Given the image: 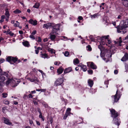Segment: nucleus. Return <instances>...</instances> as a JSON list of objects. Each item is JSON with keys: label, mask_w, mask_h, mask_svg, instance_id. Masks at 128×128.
Returning <instances> with one entry per match:
<instances>
[{"label": "nucleus", "mask_w": 128, "mask_h": 128, "mask_svg": "<svg viewBox=\"0 0 128 128\" xmlns=\"http://www.w3.org/2000/svg\"><path fill=\"white\" fill-rule=\"evenodd\" d=\"M118 70H114V73L115 74H118Z\"/></svg>", "instance_id": "45"}, {"label": "nucleus", "mask_w": 128, "mask_h": 128, "mask_svg": "<svg viewBox=\"0 0 128 128\" xmlns=\"http://www.w3.org/2000/svg\"><path fill=\"white\" fill-rule=\"evenodd\" d=\"M21 12V11L18 9H17L14 11V12L15 14H19Z\"/></svg>", "instance_id": "26"}, {"label": "nucleus", "mask_w": 128, "mask_h": 128, "mask_svg": "<svg viewBox=\"0 0 128 128\" xmlns=\"http://www.w3.org/2000/svg\"><path fill=\"white\" fill-rule=\"evenodd\" d=\"M29 22L30 24H31L34 26L36 25L37 24V21L36 20H34L32 19H30L29 20Z\"/></svg>", "instance_id": "14"}, {"label": "nucleus", "mask_w": 128, "mask_h": 128, "mask_svg": "<svg viewBox=\"0 0 128 128\" xmlns=\"http://www.w3.org/2000/svg\"><path fill=\"white\" fill-rule=\"evenodd\" d=\"M40 115L39 116V118H41L42 119L43 121H44V119L42 117V113L40 114Z\"/></svg>", "instance_id": "38"}, {"label": "nucleus", "mask_w": 128, "mask_h": 128, "mask_svg": "<svg viewBox=\"0 0 128 128\" xmlns=\"http://www.w3.org/2000/svg\"><path fill=\"white\" fill-rule=\"evenodd\" d=\"M29 37L33 39L34 40L35 39V38H34V36L32 34H31V35H30V36Z\"/></svg>", "instance_id": "40"}, {"label": "nucleus", "mask_w": 128, "mask_h": 128, "mask_svg": "<svg viewBox=\"0 0 128 128\" xmlns=\"http://www.w3.org/2000/svg\"><path fill=\"white\" fill-rule=\"evenodd\" d=\"M74 62L76 64H77L79 63V61L78 58H76L74 60Z\"/></svg>", "instance_id": "25"}, {"label": "nucleus", "mask_w": 128, "mask_h": 128, "mask_svg": "<svg viewBox=\"0 0 128 128\" xmlns=\"http://www.w3.org/2000/svg\"><path fill=\"white\" fill-rule=\"evenodd\" d=\"M83 19V18L81 16H79L78 17V19L79 20H82Z\"/></svg>", "instance_id": "51"}, {"label": "nucleus", "mask_w": 128, "mask_h": 128, "mask_svg": "<svg viewBox=\"0 0 128 128\" xmlns=\"http://www.w3.org/2000/svg\"><path fill=\"white\" fill-rule=\"evenodd\" d=\"M87 66H90L91 68L93 69H96L97 68V66L92 62H87Z\"/></svg>", "instance_id": "7"}, {"label": "nucleus", "mask_w": 128, "mask_h": 128, "mask_svg": "<svg viewBox=\"0 0 128 128\" xmlns=\"http://www.w3.org/2000/svg\"><path fill=\"white\" fill-rule=\"evenodd\" d=\"M36 123L38 125L40 126V123L39 121H36Z\"/></svg>", "instance_id": "54"}, {"label": "nucleus", "mask_w": 128, "mask_h": 128, "mask_svg": "<svg viewBox=\"0 0 128 128\" xmlns=\"http://www.w3.org/2000/svg\"><path fill=\"white\" fill-rule=\"evenodd\" d=\"M98 48L100 50H101L102 48V46L100 45L98 46Z\"/></svg>", "instance_id": "55"}, {"label": "nucleus", "mask_w": 128, "mask_h": 128, "mask_svg": "<svg viewBox=\"0 0 128 128\" xmlns=\"http://www.w3.org/2000/svg\"><path fill=\"white\" fill-rule=\"evenodd\" d=\"M110 112L112 114V116L113 118H116L118 116V112H116L114 109L110 110Z\"/></svg>", "instance_id": "8"}, {"label": "nucleus", "mask_w": 128, "mask_h": 128, "mask_svg": "<svg viewBox=\"0 0 128 128\" xmlns=\"http://www.w3.org/2000/svg\"><path fill=\"white\" fill-rule=\"evenodd\" d=\"M65 113H66V114L68 115H70L71 114V113L70 112L66 111V112Z\"/></svg>", "instance_id": "50"}, {"label": "nucleus", "mask_w": 128, "mask_h": 128, "mask_svg": "<svg viewBox=\"0 0 128 128\" xmlns=\"http://www.w3.org/2000/svg\"><path fill=\"white\" fill-rule=\"evenodd\" d=\"M122 3L124 6L128 7V0H125L122 2Z\"/></svg>", "instance_id": "20"}, {"label": "nucleus", "mask_w": 128, "mask_h": 128, "mask_svg": "<svg viewBox=\"0 0 128 128\" xmlns=\"http://www.w3.org/2000/svg\"><path fill=\"white\" fill-rule=\"evenodd\" d=\"M8 80L6 82V84L7 85H8L10 83L12 82V83H14L15 82L14 80V79L11 78V79H10L9 78V76H8Z\"/></svg>", "instance_id": "12"}, {"label": "nucleus", "mask_w": 128, "mask_h": 128, "mask_svg": "<svg viewBox=\"0 0 128 128\" xmlns=\"http://www.w3.org/2000/svg\"><path fill=\"white\" fill-rule=\"evenodd\" d=\"M54 50L52 49L50 50V52H51V53H54V54H55V52H54Z\"/></svg>", "instance_id": "53"}, {"label": "nucleus", "mask_w": 128, "mask_h": 128, "mask_svg": "<svg viewBox=\"0 0 128 128\" xmlns=\"http://www.w3.org/2000/svg\"><path fill=\"white\" fill-rule=\"evenodd\" d=\"M52 32L50 33V38L51 40H54L56 38V36L54 34H52Z\"/></svg>", "instance_id": "16"}, {"label": "nucleus", "mask_w": 128, "mask_h": 128, "mask_svg": "<svg viewBox=\"0 0 128 128\" xmlns=\"http://www.w3.org/2000/svg\"><path fill=\"white\" fill-rule=\"evenodd\" d=\"M47 56V55L45 54H42V57L44 58H46Z\"/></svg>", "instance_id": "39"}, {"label": "nucleus", "mask_w": 128, "mask_h": 128, "mask_svg": "<svg viewBox=\"0 0 128 128\" xmlns=\"http://www.w3.org/2000/svg\"><path fill=\"white\" fill-rule=\"evenodd\" d=\"M88 86H90V87H92L94 84V82L93 81L90 79L88 80Z\"/></svg>", "instance_id": "18"}, {"label": "nucleus", "mask_w": 128, "mask_h": 128, "mask_svg": "<svg viewBox=\"0 0 128 128\" xmlns=\"http://www.w3.org/2000/svg\"><path fill=\"white\" fill-rule=\"evenodd\" d=\"M68 115L66 114V113H65L64 115L63 119L64 120H65L66 119L67 117H68Z\"/></svg>", "instance_id": "37"}, {"label": "nucleus", "mask_w": 128, "mask_h": 128, "mask_svg": "<svg viewBox=\"0 0 128 128\" xmlns=\"http://www.w3.org/2000/svg\"><path fill=\"white\" fill-rule=\"evenodd\" d=\"M19 32L20 34H23V32L22 31H19Z\"/></svg>", "instance_id": "64"}, {"label": "nucleus", "mask_w": 128, "mask_h": 128, "mask_svg": "<svg viewBox=\"0 0 128 128\" xmlns=\"http://www.w3.org/2000/svg\"><path fill=\"white\" fill-rule=\"evenodd\" d=\"M107 54H106V56L108 57H111L112 56V54L110 52H108L107 53Z\"/></svg>", "instance_id": "32"}, {"label": "nucleus", "mask_w": 128, "mask_h": 128, "mask_svg": "<svg viewBox=\"0 0 128 128\" xmlns=\"http://www.w3.org/2000/svg\"><path fill=\"white\" fill-rule=\"evenodd\" d=\"M109 82L108 80H107L106 81H105L104 82V84H108V83Z\"/></svg>", "instance_id": "61"}, {"label": "nucleus", "mask_w": 128, "mask_h": 128, "mask_svg": "<svg viewBox=\"0 0 128 128\" xmlns=\"http://www.w3.org/2000/svg\"><path fill=\"white\" fill-rule=\"evenodd\" d=\"M28 96L29 98H32L33 97L30 94H29Z\"/></svg>", "instance_id": "58"}, {"label": "nucleus", "mask_w": 128, "mask_h": 128, "mask_svg": "<svg viewBox=\"0 0 128 128\" xmlns=\"http://www.w3.org/2000/svg\"><path fill=\"white\" fill-rule=\"evenodd\" d=\"M109 37V36L108 35L106 36H104L103 37V38L106 39H108V38Z\"/></svg>", "instance_id": "48"}, {"label": "nucleus", "mask_w": 128, "mask_h": 128, "mask_svg": "<svg viewBox=\"0 0 128 128\" xmlns=\"http://www.w3.org/2000/svg\"><path fill=\"white\" fill-rule=\"evenodd\" d=\"M3 97L4 98H5L6 97L7 94H2Z\"/></svg>", "instance_id": "43"}, {"label": "nucleus", "mask_w": 128, "mask_h": 128, "mask_svg": "<svg viewBox=\"0 0 128 128\" xmlns=\"http://www.w3.org/2000/svg\"><path fill=\"white\" fill-rule=\"evenodd\" d=\"M38 71L40 72L42 74V77H43V74H44V75H45V74L41 70H38Z\"/></svg>", "instance_id": "41"}, {"label": "nucleus", "mask_w": 128, "mask_h": 128, "mask_svg": "<svg viewBox=\"0 0 128 128\" xmlns=\"http://www.w3.org/2000/svg\"><path fill=\"white\" fill-rule=\"evenodd\" d=\"M37 109L38 110V111L39 113L40 114L42 113L40 108H38Z\"/></svg>", "instance_id": "49"}, {"label": "nucleus", "mask_w": 128, "mask_h": 128, "mask_svg": "<svg viewBox=\"0 0 128 128\" xmlns=\"http://www.w3.org/2000/svg\"><path fill=\"white\" fill-rule=\"evenodd\" d=\"M14 104L15 105H16L18 104V102L15 101H14Z\"/></svg>", "instance_id": "60"}, {"label": "nucleus", "mask_w": 128, "mask_h": 128, "mask_svg": "<svg viewBox=\"0 0 128 128\" xmlns=\"http://www.w3.org/2000/svg\"><path fill=\"white\" fill-rule=\"evenodd\" d=\"M119 42H118L119 43V46H121V43L122 42V38L121 37H120L119 38Z\"/></svg>", "instance_id": "30"}, {"label": "nucleus", "mask_w": 128, "mask_h": 128, "mask_svg": "<svg viewBox=\"0 0 128 128\" xmlns=\"http://www.w3.org/2000/svg\"><path fill=\"white\" fill-rule=\"evenodd\" d=\"M116 40H117L116 41H114V42L115 44H117L118 42H119V38L117 39Z\"/></svg>", "instance_id": "47"}, {"label": "nucleus", "mask_w": 128, "mask_h": 128, "mask_svg": "<svg viewBox=\"0 0 128 128\" xmlns=\"http://www.w3.org/2000/svg\"><path fill=\"white\" fill-rule=\"evenodd\" d=\"M10 34L11 36H13L14 34V33H12L11 31H10L8 33L7 32L6 34Z\"/></svg>", "instance_id": "31"}, {"label": "nucleus", "mask_w": 128, "mask_h": 128, "mask_svg": "<svg viewBox=\"0 0 128 128\" xmlns=\"http://www.w3.org/2000/svg\"><path fill=\"white\" fill-rule=\"evenodd\" d=\"M126 24H124L123 22H121L120 25L118 26L116 28H117V32L119 33L124 34L127 32V30L126 28L127 27Z\"/></svg>", "instance_id": "1"}, {"label": "nucleus", "mask_w": 128, "mask_h": 128, "mask_svg": "<svg viewBox=\"0 0 128 128\" xmlns=\"http://www.w3.org/2000/svg\"><path fill=\"white\" fill-rule=\"evenodd\" d=\"M113 121L114 122V124L116 125L117 124L118 126L120 124L119 120L118 118H114Z\"/></svg>", "instance_id": "17"}, {"label": "nucleus", "mask_w": 128, "mask_h": 128, "mask_svg": "<svg viewBox=\"0 0 128 128\" xmlns=\"http://www.w3.org/2000/svg\"><path fill=\"white\" fill-rule=\"evenodd\" d=\"M5 10L6 11V13L5 14V15H6L7 17H8V18H9L10 14L8 9L6 8L5 9Z\"/></svg>", "instance_id": "23"}, {"label": "nucleus", "mask_w": 128, "mask_h": 128, "mask_svg": "<svg viewBox=\"0 0 128 128\" xmlns=\"http://www.w3.org/2000/svg\"><path fill=\"white\" fill-rule=\"evenodd\" d=\"M28 79L31 82H34L36 83L38 82H39L37 77L35 76H34L32 78H28Z\"/></svg>", "instance_id": "9"}, {"label": "nucleus", "mask_w": 128, "mask_h": 128, "mask_svg": "<svg viewBox=\"0 0 128 128\" xmlns=\"http://www.w3.org/2000/svg\"><path fill=\"white\" fill-rule=\"evenodd\" d=\"M71 110V109L70 108H67V110H66V112L68 111V112H70V111Z\"/></svg>", "instance_id": "57"}, {"label": "nucleus", "mask_w": 128, "mask_h": 128, "mask_svg": "<svg viewBox=\"0 0 128 128\" xmlns=\"http://www.w3.org/2000/svg\"><path fill=\"white\" fill-rule=\"evenodd\" d=\"M61 24H58L54 25L53 24L52 28H53L52 31V34H58L57 32L58 30H60V28Z\"/></svg>", "instance_id": "3"}, {"label": "nucleus", "mask_w": 128, "mask_h": 128, "mask_svg": "<svg viewBox=\"0 0 128 128\" xmlns=\"http://www.w3.org/2000/svg\"><path fill=\"white\" fill-rule=\"evenodd\" d=\"M126 40V41H125V42H128V35L126 36L124 38L123 40Z\"/></svg>", "instance_id": "33"}, {"label": "nucleus", "mask_w": 128, "mask_h": 128, "mask_svg": "<svg viewBox=\"0 0 128 128\" xmlns=\"http://www.w3.org/2000/svg\"><path fill=\"white\" fill-rule=\"evenodd\" d=\"M50 120L51 124H52V118H50Z\"/></svg>", "instance_id": "56"}, {"label": "nucleus", "mask_w": 128, "mask_h": 128, "mask_svg": "<svg viewBox=\"0 0 128 128\" xmlns=\"http://www.w3.org/2000/svg\"><path fill=\"white\" fill-rule=\"evenodd\" d=\"M97 16L98 15L97 14H95L93 15H91V16L92 18H95L97 17Z\"/></svg>", "instance_id": "35"}, {"label": "nucleus", "mask_w": 128, "mask_h": 128, "mask_svg": "<svg viewBox=\"0 0 128 128\" xmlns=\"http://www.w3.org/2000/svg\"><path fill=\"white\" fill-rule=\"evenodd\" d=\"M88 73L90 74H92L93 73V71L92 70H88Z\"/></svg>", "instance_id": "36"}, {"label": "nucleus", "mask_w": 128, "mask_h": 128, "mask_svg": "<svg viewBox=\"0 0 128 128\" xmlns=\"http://www.w3.org/2000/svg\"><path fill=\"white\" fill-rule=\"evenodd\" d=\"M4 59L0 58V63H2L4 61Z\"/></svg>", "instance_id": "42"}, {"label": "nucleus", "mask_w": 128, "mask_h": 128, "mask_svg": "<svg viewBox=\"0 0 128 128\" xmlns=\"http://www.w3.org/2000/svg\"><path fill=\"white\" fill-rule=\"evenodd\" d=\"M2 120H4V122L7 124L10 125L12 124V123L10 121L9 119L6 118L4 117H3L2 118Z\"/></svg>", "instance_id": "10"}, {"label": "nucleus", "mask_w": 128, "mask_h": 128, "mask_svg": "<svg viewBox=\"0 0 128 128\" xmlns=\"http://www.w3.org/2000/svg\"><path fill=\"white\" fill-rule=\"evenodd\" d=\"M5 109H6V108L5 107H4V108H2V112L4 113V111H5Z\"/></svg>", "instance_id": "62"}, {"label": "nucleus", "mask_w": 128, "mask_h": 128, "mask_svg": "<svg viewBox=\"0 0 128 128\" xmlns=\"http://www.w3.org/2000/svg\"><path fill=\"white\" fill-rule=\"evenodd\" d=\"M122 18V16L120 15H119L118 17V19H121Z\"/></svg>", "instance_id": "63"}, {"label": "nucleus", "mask_w": 128, "mask_h": 128, "mask_svg": "<svg viewBox=\"0 0 128 128\" xmlns=\"http://www.w3.org/2000/svg\"><path fill=\"white\" fill-rule=\"evenodd\" d=\"M119 89L118 88L116 91V94L114 96H112V97H114V102H116L119 100L121 94L120 92H118Z\"/></svg>", "instance_id": "4"}, {"label": "nucleus", "mask_w": 128, "mask_h": 128, "mask_svg": "<svg viewBox=\"0 0 128 128\" xmlns=\"http://www.w3.org/2000/svg\"><path fill=\"white\" fill-rule=\"evenodd\" d=\"M36 33V30H34V31L32 32V33L31 34L34 35Z\"/></svg>", "instance_id": "46"}, {"label": "nucleus", "mask_w": 128, "mask_h": 128, "mask_svg": "<svg viewBox=\"0 0 128 128\" xmlns=\"http://www.w3.org/2000/svg\"><path fill=\"white\" fill-rule=\"evenodd\" d=\"M86 49L87 50L89 51H91L92 49L90 45H88L86 47Z\"/></svg>", "instance_id": "28"}, {"label": "nucleus", "mask_w": 128, "mask_h": 128, "mask_svg": "<svg viewBox=\"0 0 128 128\" xmlns=\"http://www.w3.org/2000/svg\"><path fill=\"white\" fill-rule=\"evenodd\" d=\"M128 60V54L126 53L124 56L121 59V60L122 62H125Z\"/></svg>", "instance_id": "11"}, {"label": "nucleus", "mask_w": 128, "mask_h": 128, "mask_svg": "<svg viewBox=\"0 0 128 128\" xmlns=\"http://www.w3.org/2000/svg\"><path fill=\"white\" fill-rule=\"evenodd\" d=\"M23 45L26 46L28 47L30 44L29 42L27 41H26L22 42Z\"/></svg>", "instance_id": "22"}, {"label": "nucleus", "mask_w": 128, "mask_h": 128, "mask_svg": "<svg viewBox=\"0 0 128 128\" xmlns=\"http://www.w3.org/2000/svg\"><path fill=\"white\" fill-rule=\"evenodd\" d=\"M80 66L83 69V71L84 72H86L87 70V68L86 65H82Z\"/></svg>", "instance_id": "21"}, {"label": "nucleus", "mask_w": 128, "mask_h": 128, "mask_svg": "<svg viewBox=\"0 0 128 128\" xmlns=\"http://www.w3.org/2000/svg\"><path fill=\"white\" fill-rule=\"evenodd\" d=\"M69 53L68 52L66 51L65 52L64 55L65 56H68L69 55Z\"/></svg>", "instance_id": "34"}, {"label": "nucleus", "mask_w": 128, "mask_h": 128, "mask_svg": "<svg viewBox=\"0 0 128 128\" xmlns=\"http://www.w3.org/2000/svg\"><path fill=\"white\" fill-rule=\"evenodd\" d=\"M121 21L124 22V24H126V25L128 27V19L125 20H122Z\"/></svg>", "instance_id": "27"}, {"label": "nucleus", "mask_w": 128, "mask_h": 128, "mask_svg": "<svg viewBox=\"0 0 128 128\" xmlns=\"http://www.w3.org/2000/svg\"><path fill=\"white\" fill-rule=\"evenodd\" d=\"M39 5L40 4L39 3H36L35 4V5L33 6V7L36 8H38L39 7Z\"/></svg>", "instance_id": "24"}, {"label": "nucleus", "mask_w": 128, "mask_h": 128, "mask_svg": "<svg viewBox=\"0 0 128 128\" xmlns=\"http://www.w3.org/2000/svg\"><path fill=\"white\" fill-rule=\"evenodd\" d=\"M4 104H9V102L8 101H6L5 102Z\"/></svg>", "instance_id": "59"}, {"label": "nucleus", "mask_w": 128, "mask_h": 128, "mask_svg": "<svg viewBox=\"0 0 128 128\" xmlns=\"http://www.w3.org/2000/svg\"><path fill=\"white\" fill-rule=\"evenodd\" d=\"M64 69L61 66L59 67V68L57 70V72L58 73V75L61 74L64 70Z\"/></svg>", "instance_id": "15"}, {"label": "nucleus", "mask_w": 128, "mask_h": 128, "mask_svg": "<svg viewBox=\"0 0 128 128\" xmlns=\"http://www.w3.org/2000/svg\"><path fill=\"white\" fill-rule=\"evenodd\" d=\"M18 60V58H17L11 56H8L6 58V60L11 64H13L12 62L15 63Z\"/></svg>", "instance_id": "5"}, {"label": "nucleus", "mask_w": 128, "mask_h": 128, "mask_svg": "<svg viewBox=\"0 0 128 128\" xmlns=\"http://www.w3.org/2000/svg\"><path fill=\"white\" fill-rule=\"evenodd\" d=\"M38 41L39 42H41L42 40L40 37H38Z\"/></svg>", "instance_id": "44"}, {"label": "nucleus", "mask_w": 128, "mask_h": 128, "mask_svg": "<svg viewBox=\"0 0 128 128\" xmlns=\"http://www.w3.org/2000/svg\"><path fill=\"white\" fill-rule=\"evenodd\" d=\"M72 70V68L71 67H69L68 68H66L64 71V74H66L67 73H69Z\"/></svg>", "instance_id": "19"}, {"label": "nucleus", "mask_w": 128, "mask_h": 128, "mask_svg": "<svg viewBox=\"0 0 128 128\" xmlns=\"http://www.w3.org/2000/svg\"><path fill=\"white\" fill-rule=\"evenodd\" d=\"M19 23L18 22V21H16L15 22V23L14 24V26L15 27H17L19 26Z\"/></svg>", "instance_id": "29"}, {"label": "nucleus", "mask_w": 128, "mask_h": 128, "mask_svg": "<svg viewBox=\"0 0 128 128\" xmlns=\"http://www.w3.org/2000/svg\"><path fill=\"white\" fill-rule=\"evenodd\" d=\"M64 80L62 78H58L55 82L54 85L58 86L61 85L63 82Z\"/></svg>", "instance_id": "6"}, {"label": "nucleus", "mask_w": 128, "mask_h": 128, "mask_svg": "<svg viewBox=\"0 0 128 128\" xmlns=\"http://www.w3.org/2000/svg\"><path fill=\"white\" fill-rule=\"evenodd\" d=\"M40 91L42 92H45L46 91V89H40Z\"/></svg>", "instance_id": "52"}, {"label": "nucleus", "mask_w": 128, "mask_h": 128, "mask_svg": "<svg viewBox=\"0 0 128 128\" xmlns=\"http://www.w3.org/2000/svg\"><path fill=\"white\" fill-rule=\"evenodd\" d=\"M2 70L0 68V86H2L4 83V81L5 80L4 76H6L7 78L8 77V72H2Z\"/></svg>", "instance_id": "2"}, {"label": "nucleus", "mask_w": 128, "mask_h": 128, "mask_svg": "<svg viewBox=\"0 0 128 128\" xmlns=\"http://www.w3.org/2000/svg\"><path fill=\"white\" fill-rule=\"evenodd\" d=\"M53 24L52 23L49 22L44 24L43 27V28H46V29H48L49 27H52Z\"/></svg>", "instance_id": "13"}]
</instances>
